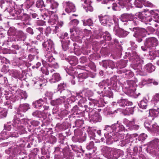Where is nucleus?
Listing matches in <instances>:
<instances>
[{"label": "nucleus", "mask_w": 159, "mask_h": 159, "mask_svg": "<svg viewBox=\"0 0 159 159\" xmlns=\"http://www.w3.org/2000/svg\"><path fill=\"white\" fill-rule=\"evenodd\" d=\"M15 4L14 2L11 1H6L5 3L6 7L5 10H7L9 12L10 15L13 16H17L18 14H20L21 11H17L15 8Z\"/></svg>", "instance_id": "obj_9"}, {"label": "nucleus", "mask_w": 159, "mask_h": 159, "mask_svg": "<svg viewBox=\"0 0 159 159\" xmlns=\"http://www.w3.org/2000/svg\"><path fill=\"white\" fill-rule=\"evenodd\" d=\"M59 148H57L54 151L55 159H63V152H59L58 154H56L57 150H59Z\"/></svg>", "instance_id": "obj_55"}, {"label": "nucleus", "mask_w": 159, "mask_h": 159, "mask_svg": "<svg viewBox=\"0 0 159 159\" xmlns=\"http://www.w3.org/2000/svg\"><path fill=\"white\" fill-rule=\"evenodd\" d=\"M45 59L46 62H48L51 63L50 65L52 67L54 68H57L58 67L57 63L55 62V59L52 56L51 52H45Z\"/></svg>", "instance_id": "obj_16"}, {"label": "nucleus", "mask_w": 159, "mask_h": 159, "mask_svg": "<svg viewBox=\"0 0 159 159\" xmlns=\"http://www.w3.org/2000/svg\"><path fill=\"white\" fill-rule=\"evenodd\" d=\"M10 73L12 77L15 78H18L20 77V72L17 70H13L10 71Z\"/></svg>", "instance_id": "obj_45"}, {"label": "nucleus", "mask_w": 159, "mask_h": 159, "mask_svg": "<svg viewBox=\"0 0 159 159\" xmlns=\"http://www.w3.org/2000/svg\"><path fill=\"white\" fill-rule=\"evenodd\" d=\"M59 112L57 107H54L52 110V116H54L51 117L52 115H51L48 114V118L49 119H52V118H55L59 119V118L57 117L58 116L64 117L66 116L68 113L66 109L62 111L60 113V115H59Z\"/></svg>", "instance_id": "obj_15"}, {"label": "nucleus", "mask_w": 159, "mask_h": 159, "mask_svg": "<svg viewBox=\"0 0 159 159\" xmlns=\"http://www.w3.org/2000/svg\"><path fill=\"white\" fill-rule=\"evenodd\" d=\"M75 135L72 138V139L74 142L82 143L85 141L86 136L85 134H83L81 131L79 129L74 130Z\"/></svg>", "instance_id": "obj_12"}, {"label": "nucleus", "mask_w": 159, "mask_h": 159, "mask_svg": "<svg viewBox=\"0 0 159 159\" xmlns=\"http://www.w3.org/2000/svg\"><path fill=\"white\" fill-rule=\"evenodd\" d=\"M138 82L137 79L134 80H128L125 83L123 89L125 93L129 96H133L134 94L135 87L137 86L136 83Z\"/></svg>", "instance_id": "obj_5"}, {"label": "nucleus", "mask_w": 159, "mask_h": 159, "mask_svg": "<svg viewBox=\"0 0 159 159\" xmlns=\"http://www.w3.org/2000/svg\"><path fill=\"white\" fill-rule=\"evenodd\" d=\"M76 35L72 34V38L74 39V40L79 43H82V36H80L79 35V34H76Z\"/></svg>", "instance_id": "obj_52"}, {"label": "nucleus", "mask_w": 159, "mask_h": 159, "mask_svg": "<svg viewBox=\"0 0 159 159\" xmlns=\"http://www.w3.org/2000/svg\"><path fill=\"white\" fill-rule=\"evenodd\" d=\"M117 73L123 74V76L127 78H131L134 75V73L130 70H127L126 69H122L118 71Z\"/></svg>", "instance_id": "obj_27"}, {"label": "nucleus", "mask_w": 159, "mask_h": 159, "mask_svg": "<svg viewBox=\"0 0 159 159\" xmlns=\"http://www.w3.org/2000/svg\"><path fill=\"white\" fill-rule=\"evenodd\" d=\"M74 93L73 92L72 93V95H71L70 96H69L68 98H67V101L68 102V104L75 102L76 99H78V98L76 97V93L75 95H74ZM68 105H69V104H68Z\"/></svg>", "instance_id": "obj_48"}, {"label": "nucleus", "mask_w": 159, "mask_h": 159, "mask_svg": "<svg viewBox=\"0 0 159 159\" xmlns=\"http://www.w3.org/2000/svg\"><path fill=\"white\" fill-rule=\"evenodd\" d=\"M159 109L158 106H157V109H152L149 110L148 116L150 117L152 119H154L157 117L158 116Z\"/></svg>", "instance_id": "obj_28"}, {"label": "nucleus", "mask_w": 159, "mask_h": 159, "mask_svg": "<svg viewBox=\"0 0 159 159\" xmlns=\"http://www.w3.org/2000/svg\"><path fill=\"white\" fill-rule=\"evenodd\" d=\"M17 41H25L26 38V34L21 30L18 31L15 36Z\"/></svg>", "instance_id": "obj_31"}, {"label": "nucleus", "mask_w": 159, "mask_h": 159, "mask_svg": "<svg viewBox=\"0 0 159 159\" xmlns=\"http://www.w3.org/2000/svg\"><path fill=\"white\" fill-rule=\"evenodd\" d=\"M80 70H84L82 73H80L77 75L76 77H73L74 79H77L79 81H82L83 80L87 78L88 74L89 73V71H88L85 69V67L83 66H77V69L75 72L78 73Z\"/></svg>", "instance_id": "obj_11"}, {"label": "nucleus", "mask_w": 159, "mask_h": 159, "mask_svg": "<svg viewBox=\"0 0 159 159\" xmlns=\"http://www.w3.org/2000/svg\"><path fill=\"white\" fill-rule=\"evenodd\" d=\"M63 154L64 157L66 159H73L74 157L73 154L70 152L69 149L66 150H63Z\"/></svg>", "instance_id": "obj_36"}, {"label": "nucleus", "mask_w": 159, "mask_h": 159, "mask_svg": "<svg viewBox=\"0 0 159 159\" xmlns=\"http://www.w3.org/2000/svg\"><path fill=\"white\" fill-rule=\"evenodd\" d=\"M79 93H81L83 95L84 94V97H91L93 95V93L91 90L87 89H84L82 91H80Z\"/></svg>", "instance_id": "obj_42"}, {"label": "nucleus", "mask_w": 159, "mask_h": 159, "mask_svg": "<svg viewBox=\"0 0 159 159\" xmlns=\"http://www.w3.org/2000/svg\"><path fill=\"white\" fill-rule=\"evenodd\" d=\"M61 80V77L58 73H55L52 75L49 79L51 83H54L59 81Z\"/></svg>", "instance_id": "obj_33"}, {"label": "nucleus", "mask_w": 159, "mask_h": 159, "mask_svg": "<svg viewBox=\"0 0 159 159\" xmlns=\"http://www.w3.org/2000/svg\"><path fill=\"white\" fill-rule=\"evenodd\" d=\"M152 102L155 106L159 102V93L153 96L152 99Z\"/></svg>", "instance_id": "obj_56"}, {"label": "nucleus", "mask_w": 159, "mask_h": 159, "mask_svg": "<svg viewBox=\"0 0 159 159\" xmlns=\"http://www.w3.org/2000/svg\"><path fill=\"white\" fill-rule=\"evenodd\" d=\"M30 108V105L28 104L23 103L20 105L18 109L20 111L25 112Z\"/></svg>", "instance_id": "obj_41"}, {"label": "nucleus", "mask_w": 159, "mask_h": 159, "mask_svg": "<svg viewBox=\"0 0 159 159\" xmlns=\"http://www.w3.org/2000/svg\"><path fill=\"white\" fill-rule=\"evenodd\" d=\"M76 97L78 98L79 101L78 103L79 108L77 105L75 106L73 108L72 111L73 113L69 116V118H77L83 117L84 116V111H88L87 106L84 104L86 101V99L84 95L81 93H76Z\"/></svg>", "instance_id": "obj_1"}, {"label": "nucleus", "mask_w": 159, "mask_h": 159, "mask_svg": "<svg viewBox=\"0 0 159 159\" xmlns=\"http://www.w3.org/2000/svg\"><path fill=\"white\" fill-rule=\"evenodd\" d=\"M117 105L121 107H125V106L131 105L132 102L129 101L125 99H121L117 101Z\"/></svg>", "instance_id": "obj_30"}, {"label": "nucleus", "mask_w": 159, "mask_h": 159, "mask_svg": "<svg viewBox=\"0 0 159 159\" xmlns=\"http://www.w3.org/2000/svg\"><path fill=\"white\" fill-rule=\"evenodd\" d=\"M43 48L45 52H51L54 50V45L52 41L50 39L45 41L42 44Z\"/></svg>", "instance_id": "obj_21"}, {"label": "nucleus", "mask_w": 159, "mask_h": 159, "mask_svg": "<svg viewBox=\"0 0 159 159\" xmlns=\"http://www.w3.org/2000/svg\"><path fill=\"white\" fill-rule=\"evenodd\" d=\"M114 0H109L107 2L108 9L112 8L114 11H119L120 10V7L122 8L125 7L128 10L132 8V6L129 5V0H119L118 4L115 2Z\"/></svg>", "instance_id": "obj_3"}, {"label": "nucleus", "mask_w": 159, "mask_h": 159, "mask_svg": "<svg viewBox=\"0 0 159 159\" xmlns=\"http://www.w3.org/2000/svg\"><path fill=\"white\" fill-rule=\"evenodd\" d=\"M34 0H26L25 3L27 9L30 8L34 3Z\"/></svg>", "instance_id": "obj_62"}, {"label": "nucleus", "mask_w": 159, "mask_h": 159, "mask_svg": "<svg viewBox=\"0 0 159 159\" xmlns=\"http://www.w3.org/2000/svg\"><path fill=\"white\" fill-rule=\"evenodd\" d=\"M32 115L34 116L39 118H43V119H45L47 118V114L42 112L37 111L32 113Z\"/></svg>", "instance_id": "obj_35"}, {"label": "nucleus", "mask_w": 159, "mask_h": 159, "mask_svg": "<svg viewBox=\"0 0 159 159\" xmlns=\"http://www.w3.org/2000/svg\"><path fill=\"white\" fill-rule=\"evenodd\" d=\"M65 101L64 98H61V97L56 100H51L50 102L51 104L54 106H56L63 103Z\"/></svg>", "instance_id": "obj_37"}, {"label": "nucleus", "mask_w": 159, "mask_h": 159, "mask_svg": "<svg viewBox=\"0 0 159 159\" xmlns=\"http://www.w3.org/2000/svg\"><path fill=\"white\" fill-rule=\"evenodd\" d=\"M155 69V66L151 63L147 64L144 67V70L148 73H151L154 71Z\"/></svg>", "instance_id": "obj_39"}, {"label": "nucleus", "mask_w": 159, "mask_h": 159, "mask_svg": "<svg viewBox=\"0 0 159 159\" xmlns=\"http://www.w3.org/2000/svg\"><path fill=\"white\" fill-rule=\"evenodd\" d=\"M42 16L43 17L42 18L44 20H47L48 22L52 25L55 24L58 20L57 16L55 14L48 16L45 12L44 15H42Z\"/></svg>", "instance_id": "obj_22"}, {"label": "nucleus", "mask_w": 159, "mask_h": 159, "mask_svg": "<svg viewBox=\"0 0 159 159\" xmlns=\"http://www.w3.org/2000/svg\"><path fill=\"white\" fill-rule=\"evenodd\" d=\"M7 110L2 107H0V118H3L5 117L7 115Z\"/></svg>", "instance_id": "obj_58"}, {"label": "nucleus", "mask_w": 159, "mask_h": 159, "mask_svg": "<svg viewBox=\"0 0 159 159\" xmlns=\"http://www.w3.org/2000/svg\"><path fill=\"white\" fill-rule=\"evenodd\" d=\"M68 61L72 66H75L78 62V60L76 57L74 56H70L67 58Z\"/></svg>", "instance_id": "obj_38"}, {"label": "nucleus", "mask_w": 159, "mask_h": 159, "mask_svg": "<svg viewBox=\"0 0 159 159\" xmlns=\"http://www.w3.org/2000/svg\"><path fill=\"white\" fill-rule=\"evenodd\" d=\"M127 23L129 27L132 28L139 24V21L137 18H134L132 20H129Z\"/></svg>", "instance_id": "obj_47"}, {"label": "nucleus", "mask_w": 159, "mask_h": 159, "mask_svg": "<svg viewBox=\"0 0 159 159\" xmlns=\"http://www.w3.org/2000/svg\"><path fill=\"white\" fill-rule=\"evenodd\" d=\"M99 98L98 100H95L91 98H89V108H96V107H102L105 106V105L106 103V102L104 101V99L101 98L99 96L98 97Z\"/></svg>", "instance_id": "obj_10"}, {"label": "nucleus", "mask_w": 159, "mask_h": 159, "mask_svg": "<svg viewBox=\"0 0 159 159\" xmlns=\"http://www.w3.org/2000/svg\"><path fill=\"white\" fill-rule=\"evenodd\" d=\"M17 32L15 28L13 27H11L9 29L7 33L9 36H14Z\"/></svg>", "instance_id": "obj_54"}, {"label": "nucleus", "mask_w": 159, "mask_h": 159, "mask_svg": "<svg viewBox=\"0 0 159 159\" xmlns=\"http://www.w3.org/2000/svg\"><path fill=\"white\" fill-rule=\"evenodd\" d=\"M108 86H99L101 88L104 87V89L103 91H102L101 92L100 91L97 92L98 94L100 95L98 96V97L99 96V97L101 98V95H100L101 93L102 97H108L109 98H113V94L112 93L111 91V89L110 88L108 89Z\"/></svg>", "instance_id": "obj_17"}, {"label": "nucleus", "mask_w": 159, "mask_h": 159, "mask_svg": "<svg viewBox=\"0 0 159 159\" xmlns=\"http://www.w3.org/2000/svg\"><path fill=\"white\" fill-rule=\"evenodd\" d=\"M144 0H135L134 4L135 6L138 8H142L143 5Z\"/></svg>", "instance_id": "obj_57"}, {"label": "nucleus", "mask_w": 159, "mask_h": 159, "mask_svg": "<svg viewBox=\"0 0 159 159\" xmlns=\"http://www.w3.org/2000/svg\"><path fill=\"white\" fill-rule=\"evenodd\" d=\"M79 23V21L77 19H73L71 20L69 23V25L72 28L75 27Z\"/></svg>", "instance_id": "obj_59"}, {"label": "nucleus", "mask_w": 159, "mask_h": 159, "mask_svg": "<svg viewBox=\"0 0 159 159\" xmlns=\"http://www.w3.org/2000/svg\"><path fill=\"white\" fill-rule=\"evenodd\" d=\"M19 15L18 14L17 16H15L16 19H20L23 21V24L24 25H31L30 22L31 18L30 16L28 14L24 13L22 16H19Z\"/></svg>", "instance_id": "obj_23"}, {"label": "nucleus", "mask_w": 159, "mask_h": 159, "mask_svg": "<svg viewBox=\"0 0 159 159\" xmlns=\"http://www.w3.org/2000/svg\"><path fill=\"white\" fill-rule=\"evenodd\" d=\"M114 31L116 35L119 37L124 38L126 37L129 34V32L121 29L114 28Z\"/></svg>", "instance_id": "obj_26"}, {"label": "nucleus", "mask_w": 159, "mask_h": 159, "mask_svg": "<svg viewBox=\"0 0 159 159\" xmlns=\"http://www.w3.org/2000/svg\"><path fill=\"white\" fill-rule=\"evenodd\" d=\"M81 1L86 4L85 7L84 8H86L87 12L88 11L91 12L93 11V8L90 5L91 2L90 0H81Z\"/></svg>", "instance_id": "obj_32"}, {"label": "nucleus", "mask_w": 159, "mask_h": 159, "mask_svg": "<svg viewBox=\"0 0 159 159\" xmlns=\"http://www.w3.org/2000/svg\"><path fill=\"white\" fill-rule=\"evenodd\" d=\"M57 22L55 28L53 30L54 32L56 34L59 31L60 28L62 27L64 24L63 22L62 21H57Z\"/></svg>", "instance_id": "obj_46"}, {"label": "nucleus", "mask_w": 159, "mask_h": 159, "mask_svg": "<svg viewBox=\"0 0 159 159\" xmlns=\"http://www.w3.org/2000/svg\"><path fill=\"white\" fill-rule=\"evenodd\" d=\"M18 94L20 96V98L21 99H24L25 100L27 98L28 96L25 92L21 90H19L18 91Z\"/></svg>", "instance_id": "obj_53"}, {"label": "nucleus", "mask_w": 159, "mask_h": 159, "mask_svg": "<svg viewBox=\"0 0 159 159\" xmlns=\"http://www.w3.org/2000/svg\"><path fill=\"white\" fill-rule=\"evenodd\" d=\"M144 44L145 47L143 46L141 47L143 51H146L148 49L149 51H152L156 49L158 44V41L156 38L152 37L146 39Z\"/></svg>", "instance_id": "obj_6"}, {"label": "nucleus", "mask_w": 159, "mask_h": 159, "mask_svg": "<svg viewBox=\"0 0 159 159\" xmlns=\"http://www.w3.org/2000/svg\"><path fill=\"white\" fill-rule=\"evenodd\" d=\"M148 102V100L145 98H143V99L138 103V105L140 108L142 109H145L147 106Z\"/></svg>", "instance_id": "obj_40"}, {"label": "nucleus", "mask_w": 159, "mask_h": 159, "mask_svg": "<svg viewBox=\"0 0 159 159\" xmlns=\"http://www.w3.org/2000/svg\"><path fill=\"white\" fill-rule=\"evenodd\" d=\"M103 37L105 40H102L100 41V44H103L104 46H105L106 44V41H110L111 40V37L110 34L107 31H105L103 34Z\"/></svg>", "instance_id": "obj_34"}, {"label": "nucleus", "mask_w": 159, "mask_h": 159, "mask_svg": "<svg viewBox=\"0 0 159 159\" xmlns=\"http://www.w3.org/2000/svg\"><path fill=\"white\" fill-rule=\"evenodd\" d=\"M82 21L83 22V25L84 26H91L93 24V21L90 19L86 20H82Z\"/></svg>", "instance_id": "obj_61"}, {"label": "nucleus", "mask_w": 159, "mask_h": 159, "mask_svg": "<svg viewBox=\"0 0 159 159\" xmlns=\"http://www.w3.org/2000/svg\"><path fill=\"white\" fill-rule=\"evenodd\" d=\"M60 41L61 43L62 47L64 51H66L68 48L70 43V39L67 33L62 34L60 37Z\"/></svg>", "instance_id": "obj_14"}, {"label": "nucleus", "mask_w": 159, "mask_h": 159, "mask_svg": "<svg viewBox=\"0 0 159 159\" xmlns=\"http://www.w3.org/2000/svg\"><path fill=\"white\" fill-rule=\"evenodd\" d=\"M101 65L105 68H107V67L113 69L116 67V64L112 61L109 60L103 61L100 63Z\"/></svg>", "instance_id": "obj_25"}, {"label": "nucleus", "mask_w": 159, "mask_h": 159, "mask_svg": "<svg viewBox=\"0 0 159 159\" xmlns=\"http://www.w3.org/2000/svg\"><path fill=\"white\" fill-rule=\"evenodd\" d=\"M151 131L155 133H159V126L157 125L156 123L152 124V125Z\"/></svg>", "instance_id": "obj_64"}, {"label": "nucleus", "mask_w": 159, "mask_h": 159, "mask_svg": "<svg viewBox=\"0 0 159 159\" xmlns=\"http://www.w3.org/2000/svg\"><path fill=\"white\" fill-rule=\"evenodd\" d=\"M62 5L65 8V11L67 13L74 12L76 10L74 5L70 1H64L62 3Z\"/></svg>", "instance_id": "obj_20"}, {"label": "nucleus", "mask_w": 159, "mask_h": 159, "mask_svg": "<svg viewBox=\"0 0 159 159\" xmlns=\"http://www.w3.org/2000/svg\"><path fill=\"white\" fill-rule=\"evenodd\" d=\"M44 102L42 99L35 102H33L32 104L33 106L35 108L40 109L43 111L44 110H47L48 109L49 106L46 105H44Z\"/></svg>", "instance_id": "obj_19"}, {"label": "nucleus", "mask_w": 159, "mask_h": 159, "mask_svg": "<svg viewBox=\"0 0 159 159\" xmlns=\"http://www.w3.org/2000/svg\"><path fill=\"white\" fill-rule=\"evenodd\" d=\"M98 18L102 25H108V26H110L109 24L111 22V19L110 16H99Z\"/></svg>", "instance_id": "obj_24"}, {"label": "nucleus", "mask_w": 159, "mask_h": 159, "mask_svg": "<svg viewBox=\"0 0 159 159\" xmlns=\"http://www.w3.org/2000/svg\"><path fill=\"white\" fill-rule=\"evenodd\" d=\"M90 116H92V118L93 119H100L101 116L98 112H96L94 110H93L89 113Z\"/></svg>", "instance_id": "obj_44"}, {"label": "nucleus", "mask_w": 159, "mask_h": 159, "mask_svg": "<svg viewBox=\"0 0 159 159\" xmlns=\"http://www.w3.org/2000/svg\"><path fill=\"white\" fill-rule=\"evenodd\" d=\"M61 93L62 95H63L62 97H61V98H64V99H65L66 97H69L72 95V93L68 90H63V91H61Z\"/></svg>", "instance_id": "obj_49"}, {"label": "nucleus", "mask_w": 159, "mask_h": 159, "mask_svg": "<svg viewBox=\"0 0 159 159\" xmlns=\"http://www.w3.org/2000/svg\"><path fill=\"white\" fill-rule=\"evenodd\" d=\"M129 29L131 31L134 32L133 36L136 38V40L139 42L143 40L142 38L145 36L147 32L146 29L143 28L133 27L131 28L129 27Z\"/></svg>", "instance_id": "obj_7"}, {"label": "nucleus", "mask_w": 159, "mask_h": 159, "mask_svg": "<svg viewBox=\"0 0 159 159\" xmlns=\"http://www.w3.org/2000/svg\"><path fill=\"white\" fill-rule=\"evenodd\" d=\"M133 54L130 53L131 59H132L133 63L132 67L135 70V72L141 75H145L146 73L143 72L142 64L143 61L141 59L137 53L134 51H133Z\"/></svg>", "instance_id": "obj_2"}, {"label": "nucleus", "mask_w": 159, "mask_h": 159, "mask_svg": "<svg viewBox=\"0 0 159 159\" xmlns=\"http://www.w3.org/2000/svg\"><path fill=\"white\" fill-rule=\"evenodd\" d=\"M149 54L154 58L156 57H159V50L157 51H149Z\"/></svg>", "instance_id": "obj_63"}, {"label": "nucleus", "mask_w": 159, "mask_h": 159, "mask_svg": "<svg viewBox=\"0 0 159 159\" xmlns=\"http://www.w3.org/2000/svg\"><path fill=\"white\" fill-rule=\"evenodd\" d=\"M147 15L144 12H139L136 14V16L142 21L146 24L152 25L155 22L154 20L150 16L146 17Z\"/></svg>", "instance_id": "obj_13"}, {"label": "nucleus", "mask_w": 159, "mask_h": 159, "mask_svg": "<svg viewBox=\"0 0 159 159\" xmlns=\"http://www.w3.org/2000/svg\"><path fill=\"white\" fill-rule=\"evenodd\" d=\"M36 6L39 8H41L45 7L44 2L43 0H38L36 3Z\"/></svg>", "instance_id": "obj_60"}, {"label": "nucleus", "mask_w": 159, "mask_h": 159, "mask_svg": "<svg viewBox=\"0 0 159 159\" xmlns=\"http://www.w3.org/2000/svg\"><path fill=\"white\" fill-rule=\"evenodd\" d=\"M47 2L49 7V13H54L56 12L59 6L58 3L55 0H47Z\"/></svg>", "instance_id": "obj_18"}, {"label": "nucleus", "mask_w": 159, "mask_h": 159, "mask_svg": "<svg viewBox=\"0 0 159 159\" xmlns=\"http://www.w3.org/2000/svg\"><path fill=\"white\" fill-rule=\"evenodd\" d=\"M101 148V152L105 157L111 159L116 158L117 151L116 149L111 148L104 146H102Z\"/></svg>", "instance_id": "obj_8"}, {"label": "nucleus", "mask_w": 159, "mask_h": 159, "mask_svg": "<svg viewBox=\"0 0 159 159\" xmlns=\"http://www.w3.org/2000/svg\"><path fill=\"white\" fill-rule=\"evenodd\" d=\"M127 62L126 60H120L116 64V66L118 68H123L126 66Z\"/></svg>", "instance_id": "obj_43"}, {"label": "nucleus", "mask_w": 159, "mask_h": 159, "mask_svg": "<svg viewBox=\"0 0 159 159\" xmlns=\"http://www.w3.org/2000/svg\"><path fill=\"white\" fill-rule=\"evenodd\" d=\"M46 81V80L42 77H41V78L37 77L36 80H33V81L34 82V84H38L40 87L42 85V83H41V82L44 83Z\"/></svg>", "instance_id": "obj_50"}, {"label": "nucleus", "mask_w": 159, "mask_h": 159, "mask_svg": "<svg viewBox=\"0 0 159 159\" xmlns=\"http://www.w3.org/2000/svg\"><path fill=\"white\" fill-rule=\"evenodd\" d=\"M99 86H108V88H110L116 91H118L120 88V84L118 82L116 77L114 76L110 80H103L99 83Z\"/></svg>", "instance_id": "obj_4"}, {"label": "nucleus", "mask_w": 159, "mask_h": 159, "mask_svg": "<svg viewBox=\"0 0 159 159\" xmlns=\"http://www.w3.org/2000/svg\"><path fill=\"white\" fill-rule=\"evenodd\" d=\"M5 91V94L3 95V96L1 97V99L2 100V98H5L6 100L10 101V102H14L16 99H14L15 98V96L13 95L11 93H8L7 91L4 90Z\"/></svg>", "instance_id": "obj_29"}, {"label": "nucleus", "mask_w": 159, "mask_h": 159, "mask_svg": "<svg viewBox=\"0 0 159 159\" xmlns=\"http://www.w3.org/2000/svg\"><path fill=\"white\" fill-rule=\"evenodd\" d=\"M130 17V15L128 14H122L120 18V20L123 22H127L128 23Z\"/></svg>", "instance_id": "obj_51"}]
</instances>
